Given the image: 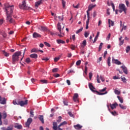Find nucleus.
Returning <instances> with one entry per match:
<instances>
[{"label": "nucleus", "mask_w": 130, "mask_h": 130, "mask_svg": "<svg viewBox=\"0 0 130 130\" xmlns=\"http://www.w3.org/2000/svg\"><path fill=\"white\" fill-rule=\"evenodd\" d=\"M88 86L91 91H92V92H95V87L93 86V85L92 84V83H89Z\"/></svg>", "instance_id": "obj_14"}, {"label": "nucleus", "mask_w": 130, "mask_h": 130, "mask_svg": "<svg viewBox=\"0 0 130 130\" xmlns=\"http://www.w3.org/2000/svg\"><path fill=\"white\" fill-rule=\"evenodd\" d=\"M90 21V16L88 14L87 20H86V29H89V22Z\"/></svg>", "instance_id": "obj_16"}, {"label": "nucleus", "mask_w": 130, "mask_h": 130, "mask_svg": "<svg viewBox=\"0 0 130 130\" xmlns=\"http://www.w3.org/2000/svg\"><path fill=\"white\" fill-rule=\"evenodd\" d=\"M57 29L59 32V34H57V35L61 38L64 36V34L63 32H61V25H60V23H58L57 24Z\"/></svg>", "instance_id": "obj_3"}, {"label": "nucleus", "mask_w": 130, "mask_h": 130, "mask_svg": "<svg viewBox=\"0 0 130 130\" xmlns=\"http://www.w3.org/2000/svg\"><path fill=\"white\" fill-rule=\"evenodd\" d=\"M81 47H83V48H84V47H85V46H86V45H87V41H86V40H84L82 43L81 44Z\"/></svg>", "instance_id": "obj_25"}, {"label": "nucleus", "mask_w": 130, "mask_h": 130, "mask_svg": "<svg viewBox=\"0 0 130 130\" xmlns=\"http://www.w3.org/2000/svg\"><path fill=\"white\" fill-rule=\"evenodd\" d=\"M0 103L1 104H6V103H7V100H6V98H2V96H0Z\"/></svg>", "instance_id": "obj_10"}, {"label": "nucleus", "mask_w": 130, "mask_h": 130, "mask_svg": "<svg viewBox=\"0 0 130 130\" xmlns=\"http://www.w3.org/2000/svg\"><path fill=\"white\" fill-rule=\"evenodd\" d=\"M25 62H26V63H30V62H31L30 58H26L25 59Z\"/></svg>", "instance_id": "obj_37"}, {"label": "nucleus", "mask_w": 130, "mask_h": 130, "mask_svg": "<svg viewBox=\"0 0 130 130\" xmlns=\"http://www.w3.org/2000/svg\"><path fill=\"white\" fill-rule=\"evenodd\" d=\"M56 42L57 43H58V44H64V43H66V42L64 41H62L60 39H58L56 40Z\"/></svg>", "instance_id": "obj_22"}, {"label": "nucleus", "mask_w": 130, "mask_h": 130, "mask_svg": "<svg viewBox=\"0 0 130 130\" xmlns=\"http://www.w3.org/2000/svg\"><path fill=\"white\" fill-rule=\"evenodd\" d=\"M74 127H75V128L76 129H80L81 128H82V126H81V125H80V124H77V125H75L74 126Z\"/></svg>", "instance_id": "obj_24"}, {"label": "nucleus", "mask_w": 130, "mask_h": 130, "mask_svg": "<svg viewBox=\"0 0 130 130\" xmlns=\"http://www.w3.org/2000/svg\"><path fill=\"white\" fill-rule=\"evenodd\" d=\"M58 72V68H54L52 70V72L53 73H57Z\"/></svg>", "instance_id": "obj_45"}, {"label": "nucleus", "mask_w": 130, "mask_h": 130, "mask_svg": "<svg viewBox=\"0 0 130 130\" xmlns=\"http://www.w3.org/2000/svg\"><path fill=\"white\" fill-rule=\"evenodd\" d=\"M102 46H103V43H101L99 48V51L102 49Z\"/></svg>", "instance_id": "obj_41"}, {"label": "nucleus", "mask_w": 130, "mask_h": 130, "mask_svg": "<svg viewBox=\"0 0 130 130\" xmlns=\"http://www.w3.org/2000/svg\"><path fill=\"white\" fill-rule=\"evenodd\" d=\"M39 118L42 123H44V119L43 118V115H40V117H39Z\"/></svg>", "instance_id": "obj_28"}, {"label": "nucleus", "mask_w": 130, "mask_h": 130, "mask_svg": "<svg viewBox=\"0 0 130 130\" xmlns=\"http://www.w3.org/2000/svg\"><path fill=\"white\" fill-rule=\"evenodd\" d=\"M121 68L123 70V73L125 74V75H127V68L125 66H121Z\"/></svg>", "instance_id": "obj_11"}, {"label": "nucleus", "mask_w": 130, "mask_h": 130, "mask_svg": "<svg viewBox=\"0 0 130 130\" xmlns=\"http://www.w3.org/2000/svg\"><path fill=\"white\" fill-rule=\"evenodd\" d=\"M32 121H33V119H32L31 118H29L27 119V122L25 123V126L26 127H29V126H30V124H31Z\"/></svg>", "instance_id": "obj_8"}, {"label": "nucleus", "mask_w": 130, "mask_h": 130, "mask_svg": "<svg viewBox=\"0 0 130 130\" xmlns=\"http://www.w3.org/2000/svg\"><path fill=\"white\" fill-rule=\"evenodd\" d=\"M122 39V37H120L119 38V45L120 46H121V45H123V43H124V40H121Z\"/></svg>", "instance_id": "obj_13"}, {"label": "nucleus", "mask_w": 130, "mask_h": 130, "mask_svg": "<svg viewBox=\"0 0 130 130\" xmlns=\"http://www.w3.org/2000/svg\"><path fill=\"white\" fill-rule=\"evenodd\" d=\"M30 117H33L34 116V112H33V110H31L30 111Z\"/></svg>", "instance_id": "obj_46"}, {"label": "nucleus", "mask_w": 130, "mask_h": 130, "mask_svg": "<svg viewBox=\"0 0 130 130\" xmlns=\"http://www.w3.org/2000/svg\"><path fill=\"white\" fill-rule=\"evenodd\" d=\"M40 30H41V31H47V28L44 26H41L39 28Z\"/></svg>", "instance_id": "obj_30"}, {"label": "nucleus", "mask_w": 130, "mask_h": 130, "mask_svg": "<svg viewBox=\"0 0 130 130\" xmlns=\"http://www.w3.org/2000/svg\"><path fill=\"white\" fill-rule=\"evenodd\" d=\"M114 93L116 94V95H119L120 94V91L116 89L114 90Z\"/></svg>", "instance_id": "obj_31"}, {"label": "nucleus", "mask_w": 130, "mask_h": 130, "mask_svg": "<svg viewBox=\"0 0 130 130\" xmlns=\"http://www.w3.org/2000/svg\"><path fill=\"white\" fill-rule=\"evenodd\" d=\"M110 59H111V58L110 57H109L107 59V63L109 67H110Z\"/></svg>", "instance_id": "obj_34"}, {"label": "nucleus", "mask_w": 130, "mask_h": 130, "mask_svg": "<svg viewBox=\"0 0 130 130\" xmlns=\"http://www.w3.org/2000/svg\"><path fill=\"white\" fill-rule=\"evenodd\" d=\"M58 126H57V123L56 122H53V129L57 130Z\"/></svg>", "instance_id": "obj_18"}, {"label": "nucleus", "mask_w": 130, "mask_h": 130, "mask_svg": "<svg viewBox=\"0 0 130 130\" xmlns=\"http://www.w3.org/2000/svg\"><path fill=\"white\" fill-rule=\"evenodd\" d=\"M68 124V122L64 121L63 122L61 123L58 126H59V127H60V126H62V125H65V124Z\"/></svg>", "instance_id": "obj_33"}, {"label": "nucleus", "mask_w": 130, "mask_h": 130, "mask_svg": "<svg viewBox=\"0 0 130 130\" xmlns=\"http://www.w3.org/2000/svg\"><path fill=\"white\" fill-rule=\"evenodd\" d=\"M100 78L101 79L102 82H104V81H105V80L104 79V78L102 76H101Z\"/></svg>", "instance_id": "obj_62"}, {"label": "nucleus", "mask_w": 130, "mask_h": 130, "mask_svg": "<svg viewBox=\"0 0 130 130\" xmlns=\"http://www.w3.org/2000/svg\"><path fill=\"white\" fill-rule=\"evenodd\" d=\"M18 105L20 106H24V105H27L28 104V100H26L25 101H21L18 102Z\"/></svg>", "instance_id": "obj_7"}, {"label": "nucleus", "mask_w": 130, "mask_h": 130, "mask_svg": "<svg viewBox=\"0 0 130 130\" xmlns=\"http://www.w3.org/2000/svg\"><path fill=\"white\" fill-rule=\"evenodd\" d=\"M98 92V95H105L106 94H107L108 93L107 91H105L104 93H100L99 92Z\"/></svg>", "instance_id": "obj_47"}, {"label": "nucleus", "mask_w": 130, "mask_h": 130, "mask_svg": "<svg viewBox=\"0 0 130 130\" xmlns=\"http://www.w3.org/2000/svg\"><path fill=\"white\" fill-rule=\"evenodd\" d=\"M111 6H112V9L114 12V11H115V6H114V4L113 3H111Z\"/></svg>", "instance_id": "obj_51"}, {"label": "nucleus", "mask_w": 130, "mask_h": 130, "mask_svg": "<svg viewBox=\"0 0 130 130\" xmlns=\"http://www.w3.org/2000/svg\"><path fill=\"white\" fill-rule=\"evenodd\" d=\"M121 81H123V83H126V79L125 77H121Z\"/></svg>", "instance_id": "obj_42"}, {"label": "nucleus", "mask_w": 130, "mask_h": 130, "mask_svg": "<svg viewBox=\"0 0 130 130\" xmlns=\"http://www.w3.org/2000/svg\"><path fill=\"white\" fill-rule=\"evenodd\" d=\"M3 52L4 55H5V56H6V57H8V56L10 55V54L9 53L6 52L5 51H3Z\"/></svg>", "instance_id": "obj_32"}, {"label": "nucleus", "mask_w": 130, "mask_h": 130, "mask_svg": "<svg viewBox=\"0 0 130 130\" xmlns=\"http://www.w3.org/2000/svg\"><path fill=\"white\" fill-rule=\"evenodd\" d=\"M60 57H61L60 56H59V57H55L54 59V61H55V62L58 61V60H59V59L60 58Z\"/></svg>", "instance_id": "obj_43"}, {"label": "nucleus", "mask_w": 130, "mask_h": 130, "mask_svg": "<svg viewBox=\"0 0 130 130\" xmlns=\"http://www.w3.org/2000/svg\"><path fill=\"white\" fill-rule=\"evenodd\" d=\"M70 48L72 49V50H74V49L76 48V46H74V45H71Z\"/></svg>", "instance_id": "obj_58"}, {"label": "nucleus", "mask_w": 130, "mask_h": 130, "mask_svg": "<svg viewBox=\"0 0 130 130\" xmlns=\"http://www.w3.org/2000/svg\"><path fill=\"white\" fill-rule=\"evenodd\" d=\"M119 13H121L123 11H125L126 7L125 5L123 4H120L119 5Z\"/></svg>", "instance_id": "obj_4"}, {"label": "nucleus", "mask_w": 130, "mask_h": 130, "mask_svg": "<svg viewBox=\"0 0 130 130\" xmlns=\"http://www.w3.org/2000/svg\"><path fill=\"white\" fill-rule=\"evenodd\" d=\"M81 64V60H79L76 62V66H80Z\"/></svg>", "instance_id": "obj_59"}, {"label": "nucleus", "mask_w": 130, "mask_h": 130, "mask_svg": "<svg viewBox=\"0 0 130 130\" xmlns=\"http://www.w3.org/2000/svg\"><path fill=\"white\" fill-rule=\"evenodd\" d=\"M129 50H130V47L129 46H128L126 48V52L127 53H128V52H129Z\"/></svg>", "instance_id": "obj_40"}, {"label": "nucleus", "mask_w": 130, "mask_h": 130, "mask_svg": "<svg viewBox=\"0 0 130 130\" xmlns=\"http://www.w3.org/2000/svg\"><path fill=\"white\" fill-rule=\"evenodd\" d=\"M108 23L109 27H110V26H114V22L112 20L108 19Z\"/></svg>", "instance_id": "obj_23"}, {"label": "nucleus", "mask_w": 130, "mask_h": 130, "mask_svg": "<svg viewBox=\"0 0 130 130\" xmlns=\"http://www.w3.org/2000/svg\"><path fill=\"white\" fill-rule=\"evenodd\" d=\"M41 83H43V84H47L48 82L46 80H41Z\"/></svg>", "instance_id": "obj_48"}, {"label": "nucleus", "mask_w": 130, "mask_h": 130, "mask_svg": "<svg viewBox=\"0 0 130 130\" xmlns=\"http://www.w3.org/2000/svg\"><path fill=\"white\" fill-rule=\"evenodd\" d=\"M95 7H96V4H90L89 5L88 9L87 11V17H88V16L90 17V14L89 13V12H90V11H92V10H93V9H94Z\"/></svg>", "instance_id": "obj_5"}, {"label": "nucleus", "mask_w": 130, "mask_h": 130, "mask_svg": "<svg viewBox=\"0 0 130 130\" xmlns=\"http://www.w3.org/2000/svg\"><path fill=\"white\" fill-rule=\"evenodd\" d=\"M42 59V60H45V61H47L48 60H49V58L48 57H44Z\"/></svg>", "instance_id": "obj_52"}, {"label": "nucleus", "mask_w": 130, "mask_h": 130, "mask_svg": "<svg viewBox=\"0 0 130 130\" xmlns=\"http://www.w3.org/2000/svg\"><path fill=\"white\" fill-rule=\"evenodd\" d=\"M53 76L55 77V78H58V77H59V74H55L53 75Z\"/></svg>", "instance_id": "obj_61"}, {"label": "nucleus", "mask_w": 130, "mask_h": 130, "mask_svg": "<svg viewBox=\"0 0 130 130\" xmlns=\"http://www.w3.org/2000/svg\"><path fill=\"white\" fill-rule=\"evenodd\" d=\"M100 34V32H97V35H96V36L94 39L93 43H95V42H96V41H97V39H98V37H99Z\"/></svg>", "instance_id": "obj_27"}, {"label": "nucleus", "mask_w": 130, "mask_h": 130, "mask_svg": "<svg viewBox=\"0 0 130 130\" xmlns=\"http://www.w3.org/2000/svg\"><path fill=\"white\" fill-rule=\"evenodd\" d=\"M14 127L15 128H17L18 129H22V126L21 124H15V125H14Z\"/></svg>", "instance_id": "obj_21"}, {"label": "nucleus", "mask_w": 130, "mask_h": 130, "mask_svg": "<svg viewBox=\"0 0 130 130\" xmlns=\"http://www.w3.org/2000/svg\"><path fill=\"white\" fill-rule=\"evenodd\" d=\"M57 122H60L61 121V116L58 117V119L57 120Z\"/></svg>", "instance_id": "obj_63"}, {"label": "nucleus", "mask_w": 130, "mask_h": 130, "mask_svg": "<svg viewBox=\"0 0 130 130\" xmlns=\"http://www.w3.org/2000/svg\"><path fill=\"white\" fill-rule=\"evenodd\" d=\"M70 39H73L74 41L76 40V35H74L72 36V37L70 38Z\"/></svg>", "instance_id": "obj_55"}, {"label": "nucleus", "mask_w": 130, "mask_h": 130, "mask_svg": "<svg viewBox=\"0 0 130 130\" xmlns=\"http://www.w3.org/2000/svg\"><path fill=\"white\" fill-rule=\"evenodd\" d=\"M92 77H93V74H92V73L90 72L89 73V78L90 80L92 79Z\"/></svg>", "instance_id": "obj_53"}, {"label": "nucleus", "mask_w": 130, "mask_h": 130, "mask_svg": "<svg viewBox=\"0 0 130 130\" xmlns=\"http://www.w3.org/2000/svg\"><path fill=\"white\" fill-rule=\"evenodd\" d=\"M5 10L7 14V21L11 23H14L15 20L12 18V14L13 13V10H14V6H10L8 3L4 5Z\"/></svg>", "instance_id": "obj_1"}, {"label": "nucleus", "mask_w": 130, "mask_h": 130, "mask_svg": "<svg viewBox=\"0 0 130 130\" xmlns=\"http://www.w3.org/2000/svg\"><path fill=\"white\" fill-rule=\"evenodd\" d=\"M110 36H111V34H109L108 37H107V40H109V39H110Z\"/></svg>", "instance_id": "obj_64"}, {"label": "nucleus", "mask_w": 130, "mask_h": 130, "mask_svg": "<svg viewBox=\"0 0 130 130\" xmlns=\"http://www.w3.org/2000/svg\"><path fill=\"white\" fill-rule=\"evenodd\" d=\"M19 7L21 10H25L26 8H27V6H26V1H23L22 3L19 5Z\"/></svg>", "instance_id": "obj_6"}, {"label": "nucleus", "mask_w": 130, "mask_h": 130, "mask_svg": "<svg viewBox=\"0 0 130 130\" xmlns=\"http://www.w3.org/2000/svg\"><path fill=\"white\" fill-rule=\"evenodd\" d=\"M112 62L113 63H115V64H118V65L121 64V62H120L118 59H114V58H112Z\"/></svg>", "instance_id": "obj_9"}, {"label": "nucleus", "mask_w": 130, "mask_h": 130, "mask_svg": "<svg viewBox=\"0 0 130 130\" xmlns=\"http://www.w3.org/2000/svg\"><path fill=\"white\" fill-rule=\"evenodd\" d=\"M113 80H119V79H120V78H119V77H118V76H114V77H113Z\"/></svg>", "instance_id": "obj_54"}, {"label": "nucleus", "mask_w": 130, "mask_h": 130, "mask_svg": "<svg viewBox=\"0 0 130 130\" xmlns=\"http://www.w3.org/2000/svg\"><path fill=\"white\" fill-rule=\"evenodd\" d=\"M44 44H45V45H46V46H48V47H50V44H49V43H48L46 42H45Z\"/></svg>", "instance_id": "obj_56"}, {"label": "nucleus", "mask_w": 130, "mask_h": 130, "mask_svg": "<svg viewBox=\"0 0 130 130\" xmlns=\"http://www.w3.org/2000/svg\"><path fill=\"white\" fill-rule=\"evenodd\" d=\"M83 31V28H80L76 31V34H79V33H81Z\"/></svg>", "instance_id": "obj_38"}, {"label": "nucleus", "mask_w": 130, "mask_h": 130, "mask_svg": "<svg viewBox=\"0 0 130 130\" xmlns=\"http://www.w3.org/2000/svg\"><path fill=\"white\" fill-rule=\"evenodd\" d=\"M110 106L111 109H115V108H116V107L118 106V104H117V103H115L113 104H110Z\"/></svg>", "instance_id": "obj_15"}, {"label": "nucleus", "mask_w": 130, "mask_h": 130, "mask_svg": "<svg viewBox=\"0 0 130 130\" xmlns=\"http://www.w3.org/2000/svg\"><path fill=\"white\" fill-rule=\"evenodd\" d=\"M13 125H11L10 126H8L7 128H6L5 127H3L1 128L2 130H13Z\"/></svg>", "instance_id": "obj_17"}, {"label": "nucleus", "mask_w": 130, "mask_h": 130, "mask_svg": "<svg viewBox=\"0 0 130 130\" xmlns=\"http://www.w3.org/2000/svg\"><path fill=\"white\" fill-rule=\"evenodd\" d=\"M22 53L21 52H16L12 55V63L15 64L19 60V57L21 56Z\"/></svg>", "instance_id": "obj_2"}, {"label": "nucleus", "mask_w": 130, "mask_h": 130, "mask_svg": "<svg viewBox=\"0 0 130 130\" xmlns=\"http://www.w3.org/2000/svg\"><path fill=\"white\" fill-rule=\"evenodd\" d=\"M117 98H118L119 102H120V103H123V98L120 96H117Z\"/></svg>", "instance_id": "obj_26"}, {"label": "nucleus", "mask_w": 130, "mask_h": 130, "mask_svg": "<svg viewBox=\"0 0 130 130\" xmlns=\"http://www.w3.org/2000/svg\"><path fill=\"white\" fill-rule=\"evenodd\" d=\"M73 7L74 8V9H79V7H80V4H78L76 6H75V4H73Z\"/></svg>", "instance_id": "obj_39"}, {"label": "nucleus", "mask_w": 130, "mask_h": 130, "mask_svg": "<svg viewBox=\"0 0 130 130\" xmlns=\"http://www.w3.org/2000/svg\"><path fill=\"white\" fill-rule=\"evenodd\" d=\"M34 38H38V37H41V35H39L37 32H34L32 35Z\"/></svg>", "instance_id": "obj_20"}, {"label": "nucleus", "mask_w": 130, "mask_h": 130, "mask_svg": "<svg viewBox=\"0 0 130 130\" xmlns=\"http://www.w3.org/2000/svg\"><path fill=\"white\" fill-rule=\"evenodd\" d=\"M59 21H63V16L58 17Z\"/></svg>", "instance_id": "obj_57"}, {"label": "nucleus", "mask_w": 130, "mask_h": 130, "mask_svg": "<svg viewBox=\"0 0 130 130\" xmlns=\"http://www.w3.org/2000/svg\"><path fill=\"white\" fill-rule=\"evenodd\" d=\"M42 2H43V0H40V1H38L37 2H36V3H35L36 8H38V6L40 5H41V4H42Z\"/></svg>", "instance_id": "obj_19"}, {"label": "nucleus", "mask_w": 130, "mask_h": 130, "mask_svg": "<svg viewBox=\"0 0 130 130\" xmlns=\"http://www.w3.org/2000/svg\"><path fill=\"white\" fill-rule=\"evenodd\" d=\"M111 114H112V115H114V116L117 115V113H116V112L115 111L111 112Z\"/></svg>", "instance_id": "obj_49"}, {"label": "nucleus", "mask_w": 130, "mask_h": 130, "mask_svg": "<svg viewBox=\"0 0 130 130\" xmlns=\"http://www.w3.org/2000/svg\"><path fill=\"white\" fill-rule=\"evenodd\" d=\"M119 106L120 107L121 109H126V106H124L121 104H119Z\"/></svg>", "instance_id": "obj_36"}, {"label": "nucleus", "mask_w": 130, "mask_h": 130, "mask_svg": "<svg viewBox=\"0 0 130 130\" xmlns=\"http://www.w3.org/2000/svg\"><path fill=\"white\" fill-rule=\"evenodd\" d=\"M62 7H63V9H64L66 8V1L62 0Z\"/></svg>", "instance_id": "obj_44"}, {"label": "nucleus", "mask_w": 130, "mask_h": 130, "mask_svg": "<svg viewBox=\"0 0 130 130\" xmlns=\"http://www.w3.org/2000/svg\"><path fill=\"white\" fill-rule=\"evenodd\" d=\"M30 57L31 58H37L38 55L37 54H32L30 55Z\"/></svg>", "instance_id": "obj_29"}, {"label": "nucleus", "mask_w": 130, "mask_h": 130, "mask_svg": "<svg viewBox=\"0 0 130 130\" xmlns=\"http://www.w3.org/2000/svg\"><path fill=\"white\" fill-rule=\"evenodd\" d=\"M89 34H90L89 32H84V36H85V38H87V37H88V36H89Z\"/></svg>", "instance_id": "obj_50"}, {"label": "nucleus", "mask_w": 130, "mask_h": 130, "mask_svg": "<svg viewBox=\"0 0 130 130\" xmlns=\"http://www.w3.org/2000/svg\"><path fill=\"white\" fill-rule=\"evenodd\" d=\"M96 80L98 83H100V79L99 78V75H97Z\"/></svg>", "instance_id": "obj_60"}, {"label": "nucleus", "mask_w": 130, "mask_h": 130, "mask_svg": "<svg viewBox=\"0 0 130 130\" xmlns=\"http://www.w3.org/2000/svg\"><path fill=\"white\" fill-rule=\"evenodd\" d=\"M79 97V94L78 93H75L73 96V101L74 102H78V98Z\"/></svg>", "instance_id": "obj_12"}, {"label": "nucleus", "mask_w": 130, "mask_h": 130, "mask_svg": "<svg viewBox=\"0 0 130 130\" xmlns=\"http://www.w3.org/2000/svg\"><path fill=\"white\" fill-rule=\"evenodd\" d=\"M7 117V113L6 112H4L2 114V118H3L4 119H6V118Z\"/></svg>", "instance_id": "obj_35"}]
</instances>
